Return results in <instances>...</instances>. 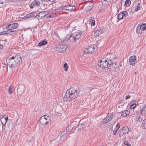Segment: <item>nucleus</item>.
Listing matches in <instances>:
<instances>
[{
    "label": "nucleus",
    "mask_w": 146,
    "mask_h": 146,
    "mask_svg": "<svg viewBox=\"0 0 146 146\" xmlns=\"http://www.w3.org/2000/svg\"><path fill=\"white\" fill-rule=\"evenodd\" d=\"M129 112L127 110H125L123 111L122 112L121 114V115L123 117H126L129 114Z\"/></svg>",
    "instance_id": "393cba45"
},
{
    "label": "nucleus",
    "mask_w": 146,
    "mask_h": 146,
    "mask_svg": "<svg viewBox=\"0 0 146 146\" xmlns=\"http://www.w3.org/2000/svg\"><path fill=\"white\" fill-rule=\"evenodd\" d=\"M33 3H31V4L30 5H29V7H30L31 8V9H32L33 8Z\"/></svg>",
    "instance_id": "09e8293b"
},
{
    "label": "nucleus",
    "mask_w": 146,
    "mask_h": 146,
    "mask_svg": "<svg viewBox=\"0 0 146 146\" xmlns=\"http://www.w3.org/2000/svg\"><path fill=\"white\" fill-rule=\"evenodd\" d=\"M13 58V57L12 56L9 59H7L6 60V61L7 63V65L10 68L15 67L17 66Z\"/></svg>",
    "instance_id": "0eeeda50"
},
{
    "label": "nucleus",
    "mask_w": 146,
    "mask_h": 146,
    "mask_svg": "<svg viewBox=\"0 0 146 146\" xmlns=\"http://www.w3.org/2000/svg\"><path fill=\"white\" fill-rule=\"evenodd\" d=\"M14 91V87L13 86H11L9 88L8 90V93L10 94H11Z\"/></svg>",
    "instance_id": "b1692460"
},
{
    "label": "nucleus",
    "mask_w": 146,
    "mask_h": 146,
    "mask_svg": "<svg viewBox=\"0 0 146 146\" xmlns=\"http://www.w3.org/2000/svg\"><path fill=\"white\" fill-rule=\"evenodd\" d=\"M85 127V125L82 123H79L78 125V128H79L80 130L83 129Z\"/></svg>",
    "instance_id": "7c9ffc66"
},
{
    "label": "nucleus",
    "mask_w": 146,
    "mask_h": 146,
    "mask_svg": "<svg viewBox=\"0 0 146 146\" xmlns=\"http://www.w3.org/2000/svg\"><path fill=\"white\" fill-rule=\"evenodd\" d=\"M112 64V62L111 60L108 59V60H104L102 59V60L100 61L98 65L101 68H105L110 66Z\"/></svg>",
    "instance_id": "7ed1b4c3"
},
{
    "label": "nucleus",
    "mask_w": 146,
    "mask_h": 146,
    "mask_svg": "<svg viewBox=\"0 0 146 146\" xmlns=\"http://www.w3.org/2000/svg\"><path fill=\"white\" fill-rule=\"evenodd\" d=\"M6 31V33H7V34H8V33H10V31H9H9Z\"/></svg>",
    "instance_id": "864d4df0"
},
{
    "label": "nucleus",
    "mask_w": 146,
    "mask_h": 146,
    "mask_svg": "<svg viewBox=\"0 0 146 146\" xmlns=\"http://www.w3.org/2000/svg\"><path fill=\"white\" fill-rule=\"evenodd\" d=\"M17 31H16V30H14V31H10V32L11 33H15L16 32H17Z\"/></svg>",
    "instance_id": "8fccbe9b"
},
{
    "label": "nucleus",
    "mask_w": 146,
    "mask_h": 146,
    "mask_svg": "<svg viewBox=\"0 0 146 146\" xmlns=\"http://www.w3.org/2000/svg\"><path fill=\"white\" fill-rule=\"evenodd\" d=\"M25 88L24 87H21L19 88L21 90V91L19 92V93L20 94H22L24 92Z\"/></svg>",
    "instance_id": "e433bc0d"
},
{
    "label": "nucleus",
    "mask_w": 146,
    "mask_h": 146,
    "mask_svg": "<svg viewBox=\"0 0 146 146\" xmlns=\"http://www.w3.org/2000/svg\"><path fill=\"white\" fill-rule=\"evenodd\" d=\"M2 121H3V122H4V120H2Z\"/></svg>",
    "instance_id": "bf43d9fd"
},
{
    "label": "nucleus",
    "mask_w": 146,
    "mask_h": 146,
    "mask_svg": "<svg viewBox=\"0 0 146 146\" xmlns=\"http://www.w3.org/2000/svg\"><path fill=\"white\" fill-rule=\"evenodd\" d=\"M136 102L135 100H133L129 104L130 108L131 109H133L135 108L137 106Z\"/></svg>",
    "instance_id": "f3484780"
},
{
    "label": "nucleus",
    "mask_w": 146,
    "mask_h": 146,
    "mask_svg": "<svg viewBox=\"0 0 146 146\" xmlns=\"http://www.w3.org/2000/svg\"><path fill=\"white\" fill-rule=\"evenodd\" d=\"M106 1V0H102V3H103L104 1Z\"/></svg>",
    "instance_id": "6e6d98bb"
},
{
    "label": "nucleus",
    "mask_w": 146,
    "mask_h": 146,
    "mask_svg": "<svg viewBox=\"0 0 146 146\" xmlns=\"http://www.w3.org/2000/svg\"><path fill=\"white\" fill-rule=\"evenodd\" d=\"M48 14V12L46 11H44L40 12L38 13V15H37V17H37V18L38 19H41L44 17Z\"/></svg>",
    "instance_id": "ddd939ff"
},
{
    "label": "nucleus",
    "mask_w": 146,
    "mask_h": 146,
    "mask_svg": "<svg viewBox=\"0 0 146 146\" xmlns=\"http://www.w3.org/2000/svg\"><path fill=\"white\" fill-rule=\"evenodd\" d=\"M113 117L112 115H108L103 120L102 122L104 124H106L111 120Z\"/></svg>",
    "instance_id": "4468645a"
},
{
    "label": "nucleus",
    "mask_w": 146,
    "mask_h": 146,
    "mask_svg": "<svg viewBox=\"0 0 146 146\" xmlns=\"http://www.w3.org/2000/svg\"><path fill=\"white\" fill-rule=\"evenodd\" d=\"M94 35L95 36H98L100 35L102 33V31L99 29L97 30H95L94 31Z\"/></svg>",
    "instance_id": "aec40b11"
},
{
    "label": "nucleus",
    "mask_w": 146,
    "mask_h": 146,
    "mask_svg": "<svg viewBox=\"0 0 146 146\" xmlns=\"http://www.w3.org/2000/svg\"><path fill=\"white\" fill-rule=\"evenodd\" d=\"M32 3L33 5L34 6L39 5L40 4V2L36 0H35L33 1Z\"/></svg>",
    "instance_id": "a878e982"
},
{
    "label": "nucleus",
    "mask_w": 146,
    "mask_h": 146,
    "mask_svg": "<svg viewBox=\"0 0 146 146\" xmlns=\"http://www.w3.org/2000/svg\"><path fill=\"white\" fill-rule=\"evenodd\" d=\"M129 131V129L127 127H125L122 128L121 130L119 135L120 136L123 135L124 134L127 133Z\"/></svg>",
    "instance_id": "f8f14e48"
},
{
    "label": "nucleus",
    "mask_w": 146,
    "mask_h": 146,
    "mask_svg": "<svg viewBox=\"0 0 146 146\" xmlns=\"http://www.w3.org/2000/svg\"><path fill=\"white\" fill-rule=\"evenodd\" d=\"M34 139L33 136H31V138H29L27 139V141L29 142H31L33 141Z\"/></svg>",
    "instance_id": "4c0bfd02"
},
{
    "label": "nucleus",
    "mask_w": 146,
    "mask_h": 146,
    "mask_svg": "<svg viewBox=\"0 0 146 146\" xmlns=\"http://www.w3.org/2000/svg\"><path fill=\"white\" fill-rule=\"evenodd\" d=\"M111 67L110 68V71L111 70L112 71H114L115 72H116V68L117 67V66L116 65L115 63H112V64H111Z\"/></svg>",
    "instance_id": "412c9836"
},
{
    "label": "nucleus",
    "mask_w": 146,
    "mask_h": 146,
    "mask_svg": "<svg viewBox=\"0 0 146 146\" xmlns=\"http://www.w3.org/2000/svg\"><path fill=\"white\" fill-rule=\"evenodd\" d=\"M130 96L129 95H127L125 97L126 98H125V99L127 100L128 99H129L130 98Z\"/></svg>",
    "instance_id": "49530a36"
},
{
    "label": "nucleus",
    "mask_w": 146,
    "mask_h": 146,
    "mask_svg": "<svg viewBox=\"0 0 146 146\" xmlns=\"http://www.w3.org/2000/svg\"><path fill=\"white\" fill-rule=\"evenodd\" d=\"M137 121L138 122H141L142 121V117L139 116L136 117Z\"/></svg>",
    "instance_id": "473e14b6"
},
{
    "label": "nucleus",
    "mask_w": 146,
    "mask_h": 146,
    "mask_svg": "<svg viewBox=\"0 0 146 146\" xmlns=\"http://www.w3.org/2000/svg\"><path fill=\"white\" fill-rule=\"evenodd\" d=\"M64 67L65 68V70L66 71H67L68 70V66L67 65V63H66L64 64Z\"/></svg>",
    "instance_id": "c9c22d12"
},
{
    "label": "nucleus",
    "mask_w": 146,
    "mask_h": 146,
    "mask_svg": "<svg viewBox=\"0 0 146 146\" xmlns=\"http://www.w3.org/2000/svg\"><path fill=\"white\" fill-rule=\"evenodd\" d=\"M97 48L98 47L96 45H91L89 46L87 49L85 50L84 54L93 53L97 50Z\"/></svg>",
    "instance_id": "423d86ee"
},
{
    "label": "nucleus",
    "mask_w": 146,
    "mask_h": 146,
    "mask_svg": "<svg viewBox=\"0 0 146 146\" xmlns=\"http://www.w3.org/2000/svg\"><path fill=\"white\" fill-rule=\"evenodd\" d=\"M9 34H10L11 35H14L15 34L14 33H10Z\"/></svg>",
    "instance_id": "5fc2aeb1"
},
{
    "label": "nucleus",
    "mask_w": 146,
    "mask_h": 146,
    "mask_svg": "<svg viewBox=\"0 0 146 146\" xmlns=\"http://www.w3.org/2000/svg\"><path fill=\"white\" fill-rule=\"evenodd\" d=\"M14 60H15L17 66L20 65L22 62V58L21 56L18 54L15 55L13 56Z\"/></svg>",
    "instance_id": "1a4fd4ad"
},
{
    "label": "nucleus",
    "mask_w": 146,
    "mask_h": 146,
    "mask_svg": "<svg viewBox=\"0 0 146 146\" xmlns=\"http://www.w3.org/2000/svg\"><path fill=\"white\" fill-rule=\"evenodd\" d=\"M1 124H2V128H3V127L4 126H5V125H6V122H2V120H1Z\"/></svg>",
    "instance_id": "ea45409f"
},
{
    "label": "nucleus",
    "mask_w": 146,
    "mask_h": 146,
    "mask_svg": "<svg viewBox=\"0 0 146 146\" xmlns=\"http://www.w3.org/2000/svg\"><path fill=\"white\" fill-rule=\"evenodd\" d=\"M131 4V1L130 0H126L125 2L124 6L125 7L129 6Z\"/></svg>",
    "instance_id": "cd10ccee"
},
{
    "label": "nucleus",
    "mask_w": 146,
    "mask_h": 146,
    "mask_svg": "<svg viewBox=\"0 0 146 146\" xmlns=\"http://www.w3.org/2000/svg\"><path fill=\"white\" fill-rule=\"evenodd\" d=\"M88 1H89V0H88ZM93 0H89L90 1H92Z\"/></svg>",
    "instance_id": "13d9d810"
},
{
    "label": "nucleus",
    "mask_w": 146,
    "mask_h": 146,
    "mask_svg": "<svg viewBox=\"0 0 146 146\" xmlns=\"http://www.w3.org/2000/svg\"><path fill=\"white\" fill-rule=\"evenodd\" d=\"M32 17H37V15H35L33 12L30 13L24 17V19H27Z\"/></svg>",
    "instance_id": "dca6fc26"
},
{
    "label": "nucleus",
    "mask_w": 146,
    "mask_h": 146,
    "mask_svg": "<svg viewBox=\"0 0 146 146\" xmlns=\"http://www.w3.org/2000/svg\"><path fill=\"white\" fill-rule=\"evenodd\" d=\"M74 127V126L73 124V122H72L71 123L70 125L66 127V130L67 131H68H68L71 130L73 129Z\"/></svg>",
    "instance_id": "4be33fe9"
},
{
    "label": "nucleus",
    "mask_w": 146,
    "mask_h": 146,
    "mask_svg": "<svg viewBox=\"0 0 146 146\" xmlns=\"http://www.w3.org/2000/svg\"><path fill=\"white\" fill-rule=\"evenodd\" d=\"M136 56H133L131 57L129 59V62L130 65H134L136 62Z\"/></svg>",
    "instance_id": "2eb2a0df"
},
{
    "label": "nucleus",
    "mask_w": 146,
    "mask_h": 146,
    "mask_svg": "<svg viewBox=\"0 0 146 146\" xmlns=\"http://www.w3.org/2000/svg\"><path fill=\"white\" fill-rule=\"evenodd\" d=\"M47 1H50L51 2H53L55 0H46Z\"/></svg>",
    "instance_id": "603ef678"
},
{
    "label": "nucleus",
    "mask_w": 146,
    "mask_h": 146,
    "mask_svg": "<svg viewBox=\"0 0 146 146\" xmlns=\"http://www.w3.org/2000/svg\"><path fill=\"white\" fill-rule=\"evenodd\" d=\"M115 128H116V129H118L120 128V125H119H119H118V124H117L116 126V127Z\"/></svg>",
    "instance_id": "de8ad7c7"
},
{
    "label": "nucleus",
    "mask_w": 146,
    "mask_h": 146,
    "mask_svg": "<svg viewBox=\"0 0 146 146\" xmlns=\"http://www.w3.org/2000/svg\"><path fill=\"white\" fill-rule=\"evenodd\" d=\"M27 0H19V2L21 3H24Z\"/></svg>",
    "instance_id": "79ce46f5"
},
{
    "label": "nucleus",
    "mask_w": 146,
    "mask_h": 146,
    "mask_svg": "<svg viewBox=\"0 0 146 146\" xmlns=\"http://www.w3.org/2000/svg\"><path fill=\"white\" fill-rule=\"evenodd\" d=\"M6 31H4L3 32H0V35L7 34V33H6Z\"/></svg>",
    "instance_id": "c03bdc74"
},
{
    "label": "nucleus",
    "mask_w": 146,
    "mask_h": 146,
    "mask_svg": "<svg viewBox=\"0 0 146 146\" xmlns=\"http://www.w3.org/2000/svg\"><path fill=\"white\" fill-rule=\"evenodd\" d=\"M139 112V113L143 115H145L146 114V105L141 109Z\"/></svg>",
    "instance_id": "6ab92c4d"
},
{
    "label": "nucleus",
    "mask_w": 146,
    "mask_h": 146,
    "mask_svg": "<svg viewBox=\"0 0 146 146\" xmlns=\"http://www.w3.org/2000/svg\"><path fill=\"white\" fill-rule=\"evenodd\" d=\"M124 143L125 145L127 146H131V145L127 141H125L124 142Z\"/></svg>",
    "instance_id": "58836bf2"
},
{
    "label": "nucleus",
    "mask_w": 146,
    "mask_h": 146,
    "mask_svg": "<svg viewBox=\"0 0 146 146\" xmlns=\"http://www.w3.org/2000/svg\"><path fill=\"white\" fill-rule=\"evenodd\" d=\"M146 24H144L141 25L139 24L136 28V33L138 34L141 35L145 33L146 32Z\"/></svg>",
    "instance_id": "20e7f679"
},
{
    "label": "nucleus",
    "mask_w": 146,
    "mask_h": 146,
    "mask_svg": "<svg viewBox=\"0 0 146 146\" xmlns=\"http://www.w3.org/2000/svg\"><path fill=\"white\" fill-rule=\"evenodd\" d=\"M75 9V6L71 5H66L62 7V10H67L70 12L74 11Z\"/></svg>",
    "instance_id": "9d476101"
},
{
    "label": "nucleus",
    "mask_w": 146,
    "mask_h": 146,
    "mask_svg": "<svg viewBox=\"0 0 146 146\" xmlns=\"http://www.w3.org/2000/svg\"><path fill=\"white\" fill-rule=\"evenodd\" d=\"M67 46L66 45L59 44L56 47V50L60 53H64L66 51Z\"/></svg>",
    "instance_id": "6e6552de"
},
{
    "label": "nucleus",
    "mask_w": 146,
    "mask_h": 146,
    "mask_svg": "<svg viewBox=\"0 0 146 146\" xmlns=\"http://www.w3.org/2000/svg\"><path fill=\"white\" fill-rule=\"evenodd\" d=\"M47 42L46 40H44L43 41L40 42L38 43V45L39 46H41L45 45L47 44Z\"/></svg>",
    "instance_id": "5701e85b"
},
{
    "label": "nucleus",
    "mask_w": 146,
    "mask_h": 146,
    "mask_svg": "<svg viewBox=\"0 0 146 146\" xmlns=\"http://www.w3.org/2000/svg\"><path fill=\"white\" fill-rule=\"evenodd\" d=\"M19 26L18 24L17 23H13L12 24L7 25V29L10 30L17 28Z\"/></svg>",
    "instance_id": "9b49d317"
},
{
    "label": "nucleus",
    "mask_w": 146,
    "mask_h": 146,
    "mask_svg": "<svg viewBox=\"0 0 146 146\" xmlns=\"http://www.w3.org/2000/svg\"><path fill=\"white\" fill-rule=\"evenodd\" d=\"M3 45L1 44H0V48L1 49H2V48H3Z\"/></svg>",
    "instance_id": "3c124183"
},
{
    "label": "nucleus",
    "mask_w": 146,
    "mask_h": 146,
    "mask_svg": "<svg viewBox=\"0 0 146 146\" xmlns=\"http://www.w3.org/2000/svg\"><path fill=\"white\" fill-rule=\"evenodd\" d=\"M79 93L77 89L71 88L68 90L64 97V100L66 102H70L77 97Z\"/></svg>",
    "instance_id": "f257e3e1"
},
{
    "label": "nucleus",
    "mask_w": 146,
    "mask_h": 146,
    "mask_svg": "<svg viewBox=\"0 0 146 146\" xmlns=\"http://www.w3.org/2000/svg\"><path fill=\"white\" fill-rule=\"evenodd\" d=\"M118 130V129H116V128H115V129L113 130V134L114 135H115L116 134Z\"/></svg>",
    "instance_id": "a19ab883"
},
{
    "label": "nucleus",
    "mask_w": 146,
    "mask_h": 146,
    "mask_svg": "<svg viewBox=\"0 0 146 146\" xmlns=\"http://www.w3.org/2000/svg\"><path fill=\"white\" fill-rule=\"evenodd\" d=\"M82 34V32L79 31L74 33L69 37L68 41L70 42H75L81 37Z\"/></svg>",
    "instance_id": "f03ea898"
},
{
    "label": "nucleus",
    "mask_w": 146,
    "mask_h": 146,
    "mask_svg": "<svg viewBox=\"0 0 146 146\" xmlns=\"http://www.w3.org/2000/svg\"><path fill=\"white\" fill-rule=\"evenodd\" d=\"M117 12H119V9L118 8H117Z\"/></svg>",
    "instance_id": "4d7b16f0"
},
{
    "label": "nucleus",
    "mask_w": 146,
    "mask_h": 146,
    "mask_svg": "<svg viewBox=\"0 0 146 146\" xmlns=\"http://www.w3.org/2000/svg\"><path fill=\"white\" fill-rule=\"evenodd\" d=\"M19 0H9V2H12L15 4H17L19 2Z\"/></svg>",
    "instance_id": "f704fd0d"
},
{
    "label": "nucleus",
    "mask_w": 146,
    "mask_h": 146,
    "mask_svg": "<svg viewBox=\"0 0 146 146\" xmlns=\"http://www.w3.org/2000/svg\"><path fill=\"white\" fill-rule=\"evenodd\" d=\"M123 15V17H126L128 15L127 12L125 11L122 12Z\"/></svg>",
    "instance_id": "72a5a7b5"
},
{
    "label": "nucleus",
    "mask_w": 146,
    "mask_h": 146,
    "mask_svg": "<svg viewBox=\"0 0 146 146\" xmlns=\"http://www.w3.org/2000/svg\"><path fill=\"white\" fill-rule=\"evenodd\" d=\"M67 134L64 133L63 134L62 136L60 137V139L61 140H66L67 139L66 137Z\"/></svg>",
    "instance_id": "c85d7f7f"
},
{
    "label": "nucleus",
    "mask_w": 146,
    "mask_h": 146,
    "mask_svg": "<svg viewBox=\"0 0 146 146\" xmlns=\"http://www.w3.org/2000/svg\"><path fill=\"white\" fill-rule=\"evenodd\" d=\"M62 10V8L60 7H58L56 9V11L57 10H58V11H61Z\"/></svg>",
    "instance_id": "a18cd8bd"
},
{
    "label": "nucleus",
    "mask_w": 146,
    "mask_h": 146,
    "mask_svg": "<svg viewBox=\"0 0 146 146\" xmlns=\"http://www.w3.org/2000/svg\"><path fill=\"white\" fill-rule=\"evenodd\" d=\"M95 21L94 20H93L91 23V25L94 26L95 25Z\"/></svg>",
    "instance_id": "37998d69"
},
{
    "label": "nucleus",
    "mask_w": 146,
    "mask_h": 146,
    "mask_svg": "<svg viewBox=\"0 0 146 146\" xmlns=\"http://www.w3.org/2000/svg\"><path fill=\"white\" fill-rule=\"evenodd\" d=\"M142 125L143 129H146V119L143 120Z\"/></svg>",
    "instance_id": "2f4dec72"
},
{
    "label": "nucleus",
    "mask_w": 146,
    "mask_h": 146,
    "mask_svg": "<svg viewBox=\"0 0 146 146\" xmlns=\"http://www.w3.org/2000/svg\"><path fill=\"white\" fill-rule=\"evenodd\" d=\"M2 120H4L5 122L6 123L8 120V117L7 115H3L1 118V119Z\"/></svg>",
    "instance_id": "bb28decb"
},
{
    "label": "nucleus",
    "mask_w": 146,
    "mask_h": 146,
    "mask_svg": "<svg viewBox=\"0 0 146 146\" xmlns=\"http://www.w3.org/2000/svg\"><path fill=\"white\" fill-rule=\"evenodd\" d=\"M140 4L139 3H138L136 7H134L131 10V11L132 12H133L135 11H137L138 10L140 9L141 7Z\"/></svg>",
    "instance_id": "a211bd4d"
},
{
    "label": "nucleus",
    "mask_w": 146,
    "mask_h": 146,
    "mask_svg": "<svg viewBox=\"0 0 146 146\" xmlns=\"http://www.w3.org/2000/svg\"><path fill=\"white\" fill-rule=\"evenodd\" d=\"M50 117L48 116L44 115L41 117L40 119V123L41 125H45L48 124L50 121Z\"/></svg>",
    "instance_id": "39448f33"
},
{
    "label": "nucleus",
    "mask_w": 146,
    "mask_h": 146,
    "mask_svg": "<svg viewBox=\"0 0 146 146\" xmlns=\"http://www.w3.org/2000/svg\"><path fill=\"white\" fill-rule=\"evenodd\" d=\"M123 18V15L122 12L120 13L117 16L118 20L119 21L122 19Z\"/></svg>",
    "instance_id": "c756f323"
}]
</instances>
